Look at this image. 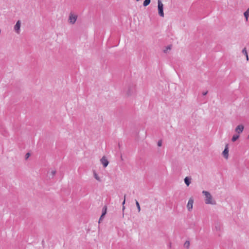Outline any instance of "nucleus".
Instances as JSON below:
<instances>
[{
	"label": "nucleus",
	"instance_id": "f257e3e1",
	"mask_svg": "<svg viewBox=\"0 0 249 249\" xmlns=\"http://www.w3.org/2000/svg\"><path fill=\"white\" fill-rule=\"evenodd\" d=\"M202 194L205 196V202L207 204L215 205L216 201L213 199L211 194L206 191H203Z\"/></svg>",
	"mask_w": 249,
	"mask_h": 249
},
{
	"label": "nucleus",
	"instance_id": "f03ea898",
	"mask_svg": "<svg viewBox=\"0 0 249 249\" xmlns=\"http://www.w3.org/2000/svg\"><path fill=\"white\" fill-rule=\"evenodd\" d=\"M158 10L159 15L161 17H164V12H163V4L160 0H158Z\"/></svg>",
	"mask_w": 249,
	"mask_h": 249
},
{
	"label": "nucleus",
	"instance_id": "7ed1b4c3",
	"mask_svg": "<svg viewBox=\"0 0 249 249\" xmlns=\"http://www.w3.org/2000/svg\"><path fill=\"white\" fill-rule=\"evenodd\" d=\"M135 89V86L133 84L130 85L128 86L126 92L127 96H130L133 92Z\"/></svg>",
	"mask_w": 249,
	"mask_h": 249
},
{
	"label": "nucleus",
	"instance_id": "20e7f679",
	"mask_svg": "<svg viewBox=\"0 0 249 249\" xmlns=\"http://www.w3.org/2000/svg\"><path fill=\"white\" fill-rule=\"evenodd\" d=\"M77 18V16L76 15L71 13L69 18V20L70 21V23H71L72 24H74L75 21H76Z\"/></svg>",
	"mask_w": 249,
	"mask_h": 249
},
{
	"label": "nucleus",
	"instance_id": "39448f33",
	"mask_svg": "<svg viewBox=\"0 0 249 249\" xmlns=\"http://www.w3.org/2000/svg\"><path fill=\"white\" fill-rule=\"evenodd\" d=\"M194 203V199L192 198H190L188 201L187 205V208L189 211H191L193 209V205Z\"/></svg>",
	"mask_w": 249,
	"mask_h": 249
},
{
	"label": "nucleus",
	"instance_id": "423d86ee",
	"mask_svg": "<svg viewBox=\"0 0 249 249\" xmlns=\"http://www.w3.org/2000/svg\"><path fill=\"white\" fill-rule=\"evenodd\" d=\"M100 161L102 164H103L104 167L105 168L106 167L109 163L107 159L106 158L105 156H103L100 160Z\"/></svg>",
	"mask_w": 249,
	"mask_h": 249
},
{
	"label": "nucleus",
	"instance_id": "0eeeda50",
	"mask_svg": "<svg viewBox=\"0 0 249 249\" xmlns=\"http://www.w3.org/2000/svg\"><path fill=\"white\" fill-rule=\"evenodd\" d=\"M222 155L223 157L227 159L228 158L229 156V148H228V144H226L225 147L224 151L222 152Z\"/></svg>",
	"mask_w": 249,
	"mask_h": 249
},
{
	"label": "nucleus",
	"instance_id": "6e6552de",
	"mask_svg": "<svg viewBox=\"0 0 249 249\" xmlns=\"http://www.w3.org/2000/svg\"><path fill=\"white\" fill-rule=\"evenodd\" d=\"M244 128V126L243 124H239L235 128V131L239 134L243 132Z\"/></svg>",
	"mask_w": 249,
	"mask_h": 249
},
{
	"label": "nucleus",
	"instance_id": "1a4fd4ad",
	"mask_svg": "<svg viewBox=\"0 0 249 249\" xmlns=\"http://www.w3.org/2000/svg\"><path fill=\"white\" fill-rule=\"evenodd\" d=\"M21 25V22L20 20H18L16 25L14 26V30L16 33H19L20 28Z\"/></svg>",
	"mask_w": 249,
	"mask_h": 249
},
{
	"label": "nucleus",
	"instance_id": "9d476101",
	"mask_svg": "<svg viewBox=\"0 0 249 249\" xmlns=\"http://www.w3.org/2000/svg\"><path fill=\"white\" fill-rule=\"evenodd\" d=\"M184 182L187 186H189L191 182V178L189 177H185Z\"/></svg>",
	"mask_w": 249,
	"mask_h": 249
},
{
	"label": "nucleus",
	"instance_id": "9b49d317",
	"mask_svg": "<svg viewBox=\"0 0 249 249\" xmlns=\"http://www.w3.org/2000/svg\"><path fill=\"white\" fill-rule=\"evenodd\" d=\"M107 207L106 206H105L103 209H102V215H101V217H104L105 215L107 213Z\"/></svg>",
	"mask_w": 249,
	"mask_h": 249
},
{
	"label": "nucleus",
	"instance_id": "f8f14e48",
	"mask_svg": "<svg viewBox=\"0 0 249 249\" xmlns=\"http://www.w3.org/2000/svg\"><path fill=\"white\" fill-rule=\"evenodd\" d=\"M244 17L246 18V21H248L249 17V8L244 13Z\"/></svg>",
	"mask_w": 249,
	"mask_h": 249
},
{
	"label": "nucleus",
	"instance_id": "ddd939ff",
	"mask_svg": "<svg viewBox=\"0 0 249 249\" xmlns=\"http://www.w3.org/2000/svg\"><path fill=\"white\" fill-rule=\"evenodd\" d=\"M242 53L245 55H246V59L247 61L249 60V56H248V53H247V50H246V48H245L243 49L242 51Z\"/></svg>",
	"mask_w": 249,
	"mask_h": 249
},
{
	"label": "nucleus",
	"instance_id": "4468645a",
	"mask_svg": "<svg viewBox=\"0 0 249 249\" xmlns=\"http://www.w3.org/2000/svg\"><path fill=\"white\" fill-rule=\"evenodd\" d=\"M93 176L95 178L99 181H101V179L100 177L98 176V174L96 173L95 171H93Z\"/></svg>",
	"mask_w": 249,
	"mask_h": 249
},
{
	"label": "nucleus",
	"instance_id": "2eb2a0df",
	"mask_svg": "<svg viewBox=\"0 0 249 249\" xmlns=\"http://www.w3.org/2000/svg\"><path fill=\"white\" fill-rule=\"evenodd\" d=\"M239 138V135L238 134L234 135L231 139V141L233 142H235Z\"/></svg>",
	"mask_w": 249,
	"mask_h": 249
},
{
	"label": "nucleus",
	"instance_id": "dca6fc26",
	"mask_svg": "<svg viewBox=\"0 0 249 249\" xmlns=\"http://www.w3.org/2000/svg\"><path fill=\"white\" fill-rule=\"evenodd\" d=\"M151 2V0H144L143 3V6L146 7L148 6Z\"/></svg>",
	"mask_w": 249,
	"mask_h": 249
},
{
	"label": "nucleus",
	"instance_id": "f3484780",
	"mask_svg": "<svg viewBox=\"0 0 249 249\" xmlns=\"http://www.w3.org/2000/svg\"><path fill=\"white\" fill-rule=\"evenodd\" d=\"M215 229L216 231H220L221 230V225L220 223H217L215 225Z\"/></svg>",
	"mask_w": 249,
	"mask_h": 249
},
{
	"label": "nucleus",
	"instance_id": "a211bd4d",
	"mask_svg": "<svg viewBox=\"0 0 249 249\" xmlns=\"http://www.w3.org/2000/svg\"><path fill=\"white\" fill-rule=\"evenodd\" d=\"M55 174H56V171L53 170V171H51L50 173L49 177L51 178H51H53L54 177V176L55 175Z\"/></svg>",
	"mask_w": 249,
	"mask_h": 249
},
{
	"label": "nucleus",
	"instance_id": "6ab92c4d",
	"mask_svg": "<svg viewBox=\"0 0 249 249\" xmlns=\"http://www.w3.org/2000/svg\"><path fill=\"white\" fill-rule=\"evenodd\" d=\"M135 201H136V206L138 209V212H140L141 211V207H140V204L137 200H135Z\"/></svg>",
	"mask_w": 249,
	"mask_h": 249
},
{
	"label": "nucleus",
	"instance_id": "aec40b11",
	"mask_svg": "<svg viewBox=\"0 0 249 249\" xmlns=\"http://www.w3.org/2000/svg\"><path fill=\"white\" fill-rule=\"evenodd\" d=\"M189 246L190 242L188 241H186L184 244V247L186 248L187 249H188L189 248Z\"/></svg>",
	"mask_w": 249,
	"mask_h": 249
},
{
	"label": "nucleus",
	"instance_id": "412c9836",
	"mask_svg": "<svg viewBox=\"0 0 249 249\" xmlns=\"http://www.w3.org/2000/svg\"><path fill=\"white\" fill-rule=\"evenodd\" d=\"M125 197H126V195H125L124 196V200L123 202V203H122V205H123V211H124V209H125V207L124 206V204H125Z\"/></svg>",
	"mask_w": 249,
	"mask_h": 249
},
{
	"label": "nucleus",
	"instance_id": "4be33fe9",
	"mask_svg": "<svg viewBox=\"0 0 249 249\" xmlns=\"http://www.w3.org/2000/svg\"><path fill=\"white\" fill-rule=\"evenodd\" d=\"M171 46H168L166 47V49L164 50V52L165 53H167L168 50H171Z\"/></svg>",
	"mask_w": 249,
	"mask_h": 249
},
{
	"label": "nucleus",
	"instance_id": "5701e85b",
	"mask_svg": "<svg viewBox=\"0 0 249 249\" xmlns=\"http://www.w3.org/2000/svg\"><path fill=\"white\" fill-rule=\"evenodd\" d=\"M162 145V141L159 140L158 142V146H161Z\"/></svg>",
	"mask_w": 249,
	"mask_h": 249
},
{
	"label": "nucleus",
	"instance_id": "b1692460",
	"mask_svg": "<svg viewBox=\"0 0 249 249\" xmlns=\"http://www.w3.org/2000/svg\"><path fill=\"white\" fill-rule=\"evenodd\" d=\"M30 156V153H27L25 155V159L27 160Z\"/></svg>",
	"mask_w": 249,
	"mask_h": 249
},
{
	"label": "nucleus",
	"instance_id": "393cba45",
	"mask_svg": "<svg viewBox=\"0 0 249 249\" xmlns=\"http://www.w3.org/2000/svg\"><path fill=\"white\" fill-rule=\"evenodd\" d=\"M207 93H208V91H206L203 92L202 93V95H203V96H205V95H207Z\"/></svg>",
	"mask_w": 249,
	"mask_h": 249
},
{
	"label": "nucleus",
	"instance_id": "a878e982",
	"mask_svg": "<svg viewBox=\"0 0 249 249\" xmlns=\"http://www.w3.org/2000/svg\"><path fill=\"white\" fill-rule=\"evenodd\" d=\"M103 218H104V217H101V216H100V217L99 218V223L101 222V221L102 220Z\"/></svg>",
	"mask_w": 249,
	"mask_h": 249
},
{
	"label": "nucleus",
	"instance_id": "bb28decb",
	"mask_svg": "<svg viewBox=\"0 0 249 249\" xmlns=\"http://www.w3.org/2000/svg\"><path fill=\"white\" fill-rule=\"evenodd\" d=\"M248 138H249V136H248Z\"/></svg>",
	"mask_w": 249,
	"mask_h": 249
}]
</instances>
